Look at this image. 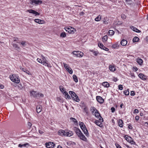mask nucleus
I'll use <instances>...</instances> for the list:
<instances>
[{"instance_id":"f257e3e1","label":"nucleus","mask_w":148,"mask_h":148,"mask_svg":"<svg viewBox=\"0 0 148 148\" xmlns=\"http://www.w3.org/2000/svg\"><path fill=\"white\" fill-rule=\"evenodd\" d=\"M58 134L61 136H70L73 135V133L72 131H65L63 130H60L58 131Z\"/></svg>"},{"instance_id":"f03ea898","label":"nucleus","mask_w":148,"mask_h":148,"mask_svg":"<svg viewBox=\"0 0 148 148\" xmlns=\"http://www.w3.org/2000/svg\"><path fill=\"white\" fill-rule=\"evenodd\" d=\"M37 60L40 63L48 67L51 68L52 67V66L50 64H48L47 63V61L46 60L45 58L44 57H42V59H40L38 58L37 59Z\"/></svg>"},{"instance_id":"7ed1b4c3","label":"nucleus","mask_w":148,"mask_h":148,"mask_svg":"<svg viewBox=\"0 0 148 148\" xmlns=\"http://www.w3.org/2000/svg\"><path fill=\"white\" fill-rule=\"evenodd\" d=\"M10 78L12 82L16 83L18 84L20 82L19 77L17 75L13 74L12 76H10Z\"/></svg>"},{"instance_id":"20e7f679","label":"nucleus","mask_w":148,"mask_h":148,"mask_svg":"<svg viewBox=\"0 0 148 148\" xmlns=\"http://www.w3.org/2000/svg\"><path fill=\"white\" fill-rule=\"evenodd\" d=\"M69 93L74 101L77 102L79 101L80 100L78 96L74 92L72 91H69Z\"/></svg>"},{"instance_id":"39448f33","label":"nucleus","mask_w":148,"mask_h":148,"mask_svg":"<svg viewBox=\"0 0 148 148\" xmlns=\"http://www.w3.org/2000/svg\"><path fill=\"white\" fill-rule=\"evenodd\" d=\"M73 55H75L76 57H82L84 55L83 53L80 51H74L72 53Z\"/></svg>"},{"instance_id":"423d86ee","label":"nucleus","mask_w":148,"mask_h":148,"mask_svg":"<svg viewBox=\"0 0 148 148\" xmlns=\"http://www.w3.org/2000/svg\"><path fill=\"white\" fill-rule=\"evenodd\" d=\"M98 119V120H95V124L100 127H102V125H101L102 124V123L103 121V119L102 118V119Z\"/></svg>"},{"instance_id":"0eeeda50","label":"nucleus","mask_w":148,"mask_h":148,"mask_svg":"<svg viewBox=\"0 0 148 148\" xmlns=\"http://www.w3.org/2000/svg\"><path fill=\"white\" fill-rule=\"evenodd\" d=\"M45 145L47 148H53L55 146L54 143L52 142L46 143Z\"/></svg>"},{"instance_id":"6e6552de","label":"nucleus","mask_w":148,"mask_h":148,"mask_svg":"<svg viewBox=\"0 0 148 148\" xmlns=\"http://www.w3.org/2000/svg\"><path fill=\"white\" fill-rule=\"evenodd\" d=\"M29 3L31 4H33L34 3L35 4H41L42 1L40 0H30Z\"/></svg>"},{"instance_id":"1a4fd4ad","label":"nucleus","mask_w":148,"mask_h":148,"mask_svg":"<svg viewBox=\"0 0 148 148\" xmlns=\"http://www.w3.org/2000/svg\"><path fill=\"white\" fill-rule=\"evenodd\" d=\"M30 92L31 96H32L34 97H38L39 96V93H38L36 91H30Z\"/></svg>"},{"instance_id":"9d476101","label":"nucleus","mask_w":148,"mask_h":148,"mask_svg":"<svg viewBox=\"0 0 148 148\" xmlns=\"http://www.w3.org/2000/svg\"><path fill=\"white\" fill-rule=\"evenodd\" d=\"M98 44V45L100 48L107 51L109 50V49L104 46L102 43L99 42Z\"/></svg>"},{"instance_id":"9b49d317","label":"nucleus","mask_w":148,"mask_h":148,"mask_svg":"<svg viewBox=\"0 0 148 148\" xmlns=\"http://www.w3.org/2000/svg\"><path fill=\"white\" fill-rule=\"evenodd\" d=\"M96 98L97 101L100 103H103L104 100L100 96H97Z\"/></svg>"},{"instance_id":"f8f14e48","label":"nucleus","mask_w":148,"mask_h":148,"mask_svg":"<svg viewBox=\"0 0 148 148\" xmlns=\"http://www.w3.org/2000/svg\"><path fill=\"white\" fill-rule=\"evenodd\" d=\"M73 130L74 131H75V132L77 134V135L78 136L79 135L82 133L81 131L78 128L76 127H75L73 128Z\"/></svg>"},{"instance_id":"ddd939ff","label":"nucleus","mask_w":148,"mask_h":148,"mask_svg":"<svg viewBox=\"0 0 148 148\" xmlns=\"http://www.w3.org/2000/svg\"><path fill=\"white\" fill-rule=\"evenodd\" d=\"M30 146L29 144L27 143L24 144L22 145L21 144H19L18 145V147H26L28 148Z\"/></svg>"},{"instance_id":"4468645a","label":"nucleus","mask_w":148,"mask_h":148,"mask_svg":"<svg viewBox=\"0 0 148 148\" xmlns=\"http://www.w3.org/2000/svg\"><path fill=\"white\" fill-rule=\"evenodd\" d=\"M27 11V12H29V13L35 14L36 16L40 14L38 12L32 9L28 10Z\"/></svg>"},{"instance_id":"2eb2a0df","label":"nucleus","mask_w":148,"mask_h":148,"mask_svg":"<svg viewBox=\"0 0 148 148\" xmlns=\"http://www.w3.org/2000/svg\"><path fill=\"white\" fill-rule=\"evenodd\" d=\"M78 136L80 138V139L84 141H86L87 140L86 138L82 133V132L80 133L79 135Z\"/></svg>"},{"instance_id":"dca6fc26","label":"nucleus","mask_w":148,"mask_h":148,"mask_svg":"<svg viewBox=\"0 0 148 148\" xmlns=\"http://www.w3.org/2000/svg\"><path fill=\"white\" fill-rule=\"evenodd\" d=\"M124 138L125 139L130 143L131 142V140H132V139H133V138H132L131 137H130L127 135H125Z\"/></svg>"},{"instance_id":"f3484780","label":"nucleus","mask_w":148,"mask_h":148,"mask_svg":"<svg viewBox=\"0 0 148 148\" xmlns=\"http://www.w3.org/2000/svg\"><path fill=\"white\" fill-rule=\"evenodd\" d=\"M42 106L40 105H38L36 107V112L38 113L40 112L42 110Z\"/></svg>"},{"instance_id":"a211bd4d","label":"nucleus","mask_w":148,"mask_h":148,"mask_svg":"<svg viewBox=\"0 0 148 148\" xmlns=\"http://www.w3.org/2000/svg\"><path fill=\"white\" fill-rule=\"evenodd\" d=\"M95 117L98 119H102V118L101 116L100 113L98 112V110H97V111L95 112Z\"/></svg>"},{"instance_id":"6ab92c4d","label":"nucleus","mask_w":148,"mask_h":148,"mask_svg":"<svg viewBox=\"0 0 148 148\" xmlns=\"http://www.w3.org/2000/svg\"><path fill=\"white\" fill-rule=\"evenodd\" d=\"M34 21L35 22L40 24H42L44 23V22L43 20L39 19H35Z\"/></svg>"},{"instance_id":"aec40b11","label":"nucleus","mask_w":148,"mask_h":148,"mask_svg":"<svg viewBox=\"0 0 148 148\" xmlns=\"http://www.w3.org/2000/svg\"><path fill=\"white\" fill-rule=\"evenodd\" d=\"M138 76L140 78L143 80H146L147 78L146 76L142 73H140L138 75Z\"/></svg>"},{"instance_id":"412c9836","label":"nucleus","mask_w":148,"mask_h":148,"mask_svg":"<svg viewBox=\"0 0 148 148\" xmlns=\"http://www.w3.org/2000/svg\"><path fill=\"white\" fill-rule=\"evenodd\" d=\"M20 69H21L23 71L26 73L27 74H28V75H32L31 73L29 72V71L28 70H26V69L25 68H22V67H20Z\"/></svg>"},{"instance_id":"4be33fe9","label":"nucleus","mask_w":148,"mask_h":148,"mask_svg":"<svg viewBox=\"0 0 148 148\" xmlns=\"http://www.w3.org/2000/svg\"><path fill=\"white\" fill-rule=\"evenodd\" d=\"M120 43L121 45L123 46H125L127 45V41L124 39H123L121 42Z\"/></svg>"},{"instance_id":"5701e85b","label":"nucleus","mask_w":148,"mask_h":148,"mask_svg":"<svg viewBox=\"0 0 148 148\" xmlns=\"http://www.w3.org/2000/svg\"><path fill=\"white\" fill-rule=\"evenodd\" d=\"M102 85L104 87L108 88L109 87V84L107 82H105L102 83Z\"/></svg>"},{"instance_id":"b1692460","label":"nucleus","mask_w":148,"mask_h":148,"mask_svg":"<svg viewBox=\"0 0 148 148\" xmlns=\"http://www.w3.org/2000/svg\"><path fill=\"white\" fill-rule=\"evenodd\" d=\"M65 29L66 31L68 32L69 33L71 34H73L74 33L73 31V30H71L70 28L69 27L65 28Z\"/></svg>"},{"instance_id":"393cba45","label":"nucleus","mask_w":148,"mask_h":148,"mask_svg":"<svg viewBox=\"0 0 148 148\" xmlns=\"http://www.w3.org/2000/svg\"><path fill=\"white\" fill-rule=\"evenodd\" d=\"M110 70L112 71H114L116 70L115 68L113 66L110 65L109 67Z\"/></svg>"},{"instance_id":"a878e982","label":"nucleus","mask_w":148,"mask_h":148,"mask_svg":"<svg viewBox=\"0 0 148 148\" xmlns=\"http://www.w3.org/2000/svg\"><path fill=\"white\" fill-rule=\"evenodd\" d=\"M79 124L80 128L82 129V130L84 129L85 128H86L85 126L84 125L83 123L81 122L79 123Z\"/></svg>"},{"instance_id":"bb28decb","label":"nucleus","mask_w":148,"mask_h":148,"mask_svg":"<svg viewBox=\"0 0 148 148\" xmlns=\"http://www.w3.org/2000/svg\"><path fill=\"white\" fill-rule=\"evenodd\" d=\"M64 94L65 95V97L66 99H70L71 98L66 91H65L64 92Z\"/></svg>"},{"instance_id":"cd10ccee","label":"nucleus","mask_w":148,"mask_h":148,"mask_svg":"<svg viewBox=\"0 0 148 148\" xmlns=\"http://www.w3.org/2000/svg\"><path fill=\"white\" fill-rule=\"evenodd\" d=\"M119 126L121 127H122L123 125V121L121 119H119Z\"/></svg>"},{"instance_id":"c85d7f7f","label":"nucleus","mask_w":148,"mask_h":148,"mask_svg":"<svg viewBox=\"0 0 148 148\" xmlns=\"http://www.w3.org/2000/svg\"><path fill=\"white\" fill-rule=\"evenodd\" d=\"M66 70L69 72V73L71 74L73 73V70L69 66L68 67V68L66 69Z\"/></svg>"},{"instance_id":"c756f323","label":"nucleus","mask_w":148,"mask_h":148,"mask_svg":"<svg viewBox=\"0 0 148 148\" xmlns=\"http://www.w3.org/2000/svg\"><path fill=\"white\" fill-rule=\"evenodd\" d=\"M131 29L134 31L136 32H140V31L137 29V28L134 27L133 26H132L131 27Z\"/></svg>"},{"instance_id":"7c9ffc66","label":"nucleus","mask_w":148,"mask_h":148,"mask_svg":"<svg viewBox=\"0 0 148 148\" xmlns=\"http://www.w3.org/2000/svg\"><path fill=\"white\" fill-rule=\"evenodd\" d=\"M73 77L74 81L76 82H78V80L77 78L75 75H73Z\"/></svg>"},{"instance_id":"2f4dec72","label":"nucleus","mask_w":148,"mask_h":148,"mask_svg":"<svg viewBox=\"0 0 148 148\" xmlns=\"http://www.w3.org/2000/svg\"><path fill=\"white\" fill-rule=\"evenodd\" d=\"M82 130L83 131L84 134L86 135V136H87L88 135V132L86 127L84 129Z\"/></svg>"},{"instance_id":"473e14b6","label":"nucleus","mask_w":148,"mask_h":148,"mask_svg":"<svg viewBox=\"0 0 148 148\" xmlns=\"http://www.w3.org/2000/svg\"><path fill=\"white\" fill-rule=\"evenodd\" d=\"M139 38L137 36H135L134 37L133 39V41L134 42H136L139 41Z\"/></svg>"},{"instance_id":"72a5a7b5","label":"nucleus","mask_w":148,"mask_h":148,"mask_svg":"<svg viewBox=\"0 0 148 148\" xmlns=\"http://www.w3.org/2000/svg\"><path fill=\"white\" fill-rule=\"evenodd\" d=\"M108 39V36L106 35L103 36L102 38V41L103 42H105Z\"/></svg>"},{"instance_id":"f704fd0d","label":"nucleus","mask_w":148,"mask_h":148,"mask_svg":"<svg viewBox=\"0 0 148 148\" xmlns=\"http://www.w3.org/2000/svg\"><path fill=\"white\" fill-rule=\"evenodd\" d=\"M90 110L92 111V112H93V111H95V112L96 111H97V110L94 107H91L90 108Z\"/></svg>"},{"instance_id":"c9c22d12","label":"nucleus","mask_w":148,"mask_h":148,"mask_svg":"<svg viewBox=\"0 0 148 148\" xmlns=\"http://www.w3.org/2000/svg\"><path fill=\"white\" fill-rule=\"evenodd\" d=\"M137 62L139 64L141 65L143 63V60L141 59H139L138 60Z\"/></svg>"},{"instance_id":"e433bc0d","label":"nucleus","mask_w":148,"mask_h":148,"mask_svg":"<svg viewBox=\"0 0 148 148\" xmlns=\"http://www.w3.org/2000/svg\"><path fill=\"white\" fill-rule=\"evenodd\" d=\"M70 120H71L73 122L75 123H77V122L76 120L74 118L71 117L70 118Z\"/></svg>"},{"instance_id":"4c0bfd02","label":"nucleus","mask_w":148,"mask_h":148,"mask_svg":"<svg viewBox=\"0 0 148 148\" xmlns=\"http://www.w3.org/2000/svg\"><path fill=\"white\" fill-rule=\"evenodd\" d=\"M114 31L112 30H110L108 32L109 34L111 36L112 35L114 34Z\"/></svg>"},{"instance_id":"58836bf2","label":"nucleus","mask_w":148,"mask_h":148,"mask_svg":"<svg viewBox=\"0 0 148 148\" xmlns=\"http://www.w3.org/2000/svg\"><path fill=\"white\" fill-rule=\"evenodd\" d=\"M66 34L65 32H62L60 34V36L63 38L66 37Z\"/></svg>"},{"instance_id":"ea45409f","label":"nucleus","mask_w":148,"mask_h":148,"mask_svg":"<svg viewBox=\"0 0 148 148\" xmlns=\"http://www.w3.org/2000/svg\"><path fill=\"white\" fill-rule=\"evenodd\" d=\"M60 90L62 92H64L65 91V89L63 88V86H60Z\"/></svg>"},{"instance_id":"a19ab883","label":"nucleus","mask_w":148,"mask_h":148,"mask_svg":"<svg viewBox=\"0 0 148 148\" xmlns=\"http://www.w3.org/2000/svg\"><path fill=\"white\" fill-rule=\"evenodd\" d=\"M119 46L118 43H116L112 45V47L114 48H115Z\"/></svg>"},{"instance_id":"79ce46f5","label":"nucleus","mask_w":148,"mask_h":148,"mask_svg":"<svg viewBox=\"0 0 148 148\" xmlns=\"http://www.w3.org/2000/svg\"><path fill=\"white\" fill-rule=\"evenodd\" d=\"M91 51L93 53V54L95 56H97L98 53V52H97V51H95L91 50Z\"/></svg>"},{"instance_id":"37998d69","label":"nucleus","mask_w":148,"mask_h":148,"mask_svg":"<svg viewBox=\"0 0 148 148\" xmlns=\"http://www.w3.org/2000/svg\"><path fill=\"white\" fill-rule=\"evenodd\" d=\"M99 15L97 16L96 18H95V20L96 21H99L101 19V17H99Z\"/></svg>"},{"instance_id":"c03bdc74","label":"nucleus","mask_w":148,"mask_h":148,"mask_svg":"<svg viewBox=\"0 0 148 148\" xmlns=\"http://www.w3.org/2000/svg\"><path fill=\"white\" fill-rule=\"evenodd\" d=\"M124 93L126 95H127L129 94V92L128 90H125L124 91Z\"/></svg>"},{"instance_id":"a18cd8bd","label":"nucleus","mask_w":148,"mask_h":148,"mask_svg":"<svg viewBox=\"0 0 148 148\" xmlns=\"http://www.w3.org/2000/svg\"><path fill=\"white\" fill-rule=\"evenodd\" d=\"M125 2L127 3L128 4H131L132 1V0H125Z\"/></svg>"},{"instance_id":"49530a36","label":"nucleus","mask_w":148,"mask_h":148,"mask_svg":"<svg viewBox=\"0 0 148 148\" xmlns=\"http://www.w3.org/2000/svg\"><path fill=\"white\" fill-rule=\"evenodd\" d=\"M63 64L64 66V68H65L66 70L68 68V67H69L68 65L66 64L65 63H63Z\"/></svg>"},{"instance_id":"de8ad7c7","label":"nucleus","mask_w":148,"mask_h":148,"mask_svg":"<svg viewBox=\"0 0 148 148\" xmlns=\"http://www.w3.org/2000/svg\"><path fill=\"white\" fill-rule=\"evenodd\" d=\"M118 88L119 89L122 90L123 89V86L122 85L120 84L118 86Z\"/></svg>"},{"instance_id":"09e8293b","label":"nucleus","mask_w":148,"mask_h":148,"mask_svg":"<svg viewBox=\"0 0 148 148\" xmlns=\"http://www.w3.org/2000/svg\"><path fill=\"white\" fill-rule=\"evenodd\" d=\"M108 20L105 19V18H104L103 20V23L105 24H108Z\"/></svg>"},{"instance_id":"8fccbe9b","label":"nucleus","mask_w":148,"mask_h":148,"mask_svg":"<svg viewBox=\"0 0 148 148\" xmlns=\"http://www.w3.org/2000/svg\"><path fill=\"white\" fill-rule=\"evenodd\" d=\"M131 145H136V143L134 141V140L132 139V140H131V142L130 143Z\"/></svg>"},{"instance_id":"3c124183","label":"nucleus","mask_w":148,"mask_h":148,"mask_svg":"<svg viewBox=\"0 0 148 148\" xmlns=\"http://www.w3.org/2000/svg\"><path fill=\"white\" fill-rule=\"evenodd\" d=\"M121 17L122 19H124L126 18V16L124 14H122L121 15Z\"/></svg>"},{"instance_id":"603ef678","label":"nucleus","mask_w":148,"mask_h":148,"mask_svg":"<svg viewBox=\"0 0 148 148\" xmlns=\"http://www.w3.org/2000/svg\"><path fill=\"white\" fill-rule=\"evenodd\" d=\"M13 47L17 49H19V47L16 44H14L13 45Z\"/></svg>"},{"instance_id":"864d4df0","label":"nucleus","mask_w":148,"mask_h":148,"mask_svg":"<svg viewBox=\"0 0 148 148\" xmlns=\"http://www.w3.org/2000/svg\"><path fill=\"white\" fill-rule=\"evenodd\" d=\"M135 95V92L134 91H132L131 92L130 95L131 96H134Z\"/></svg>"},{"instance_id":"5fc2aeb1","label":"nucleus","mask_w":148,"mask_h":148,"mask_svg":"<svg viewBox=\"0 0 148 148\" xmlns=\"http://www.w3.org/2000/svg\"><path fill=\"white\" fill-rule=\"evenodd\" d=\"M111 111L112 113H113L115 111V109L114 107H112L111 108Z\"/></svg>"},{"instance_id":"6e6d98bb","label":"nucleus","mask_w":148,"mask_h":148,"mask_svg":"<svg viewBox=\"0 0 148 148\" xmlns=\"http://www.w3.org/2000/svg\"><path fill=\"white\" fill-rule=\"evenodd\" d=\"M115 145L117 148H122L118 144H116Z\"/></svg>"},{"instance_id":"4d7b16f0","label":"nucleus","mask_w":148,"mask_h":148,"mask_svg":"<svg viewBox=\"0 0 148 148\" xmlns=\"http://www.w3.org/2000/svg\"><path fill=\"white\" fill-rule=\"evenodd\" d=\"M25 42L24 41H22L21 43V44L23 45V46H24L25 45Z\"/></svg>"},{"instance_id":"13d9d810","label":"nucleus","mask_w":148,"mask_h":148,"mask_svg":"<svg viewBox=\"0 0 148 148\" xmlns=\"http://www.w3.org/2000/svg\"><path fill=\"white\" fill-rule=\"evenodd\" d=\"M134 113H138L139 112V111L137 109H135L134 111Z\"/></svg>"},{"instance_id":"bf43d9fd","label":"nucleus","mask_w":148,"mask_h":148,"mask_svg":"<svg viewBox=\"0 0 148 148\" xmlns=\"http://www.w3.org/2000/svg\"><path fill=\"white\" fill-rule=\"evenodd\" d=\"M83 109L85 112H87V111H88L87 108L86 107H85Z\"/></svg>"},{"instance_id":"052dcab7","label":"nucleus","mask_w":148,"mask_h":148,"mask_svg":"<svg viewBox=\"0 0 148 148\" xmlns=\"http://www.w3.org/2000/svg\"><path fill=\"white\" fill-rule=\"evenodd\" d=\"M44 96V95L41 93H39L38 97H43Z\"/></svg>"},{"instance_id":"680f3d73","label":"nucleus","mask_w":148,"mask_h":148,"mask_svg":"<svg viewBox=\"0 0 148 148\" xmlns=\"http://www.w3.org/2000/svg\"><path fill=\"white\" fill-rule=\"evenodd\" d=\"M139 119V117L138 116H136L135 117V119L137 121Z\"/></svg>"},{"instance_id":"e2e57ef3","label":"nucleus","mask_w":148,"mask_h":148,"mask_svg":"<svg viewBox=\"0 0 148 148\" xmlns=\"http://www.w3.org/2000/svg\"><path fill=\"white\" fill-rule=\"evenodd\" d=\"M128 127L130 129H132L133 128L132 126L130 125H129Z\"/></svg>"},{"instance_id":"0e129e2a","label":"nucleus","mask_w":148,"mask_h":148,"mask_svg":"<svg viewBox=\"0 0 148 148\" xmlns=\"http://www.w3.org/2000/svg\"><path fill=\"white\" fill-rule=\"evenodd\" d=\"M38 132L39 133L41 134H42L43 133V132L41 130H39Z\"/></svg>"},{"instance_id":"69168bd1","label":"nucleus","mask_w":148,"mask_h":148,"mask_svg":"<svg viewBox=\"0 0 148 148\" xmlns=\"http://www.w3.org/2000/svg\"><path fill=\"white\" fill-rule=\"evenodd\" d=\"M4 88V86L1 84H0V89H3Z\"/></svg>"},{"instance_id":"338daca9","label":"nucleus","mask_w":148,"mask_h":148,"mask_svg":"<svg viewBox=\"0 0 148 148\" xmlns=\"http://www.w3.org/2000/svg\"><path fill=\"white\" fill-rule=\"evenodd\" d=\"M118 80L116 78H114L113 79V81L115 82H116Z\"/></svg>"},{"instance_id":"774afa93","label":"nucleus","mask_w":148,"mask_h":148,"mask_svg":"<svg viewBox=\"0 0 148 148\" xmlns=\"http://www.w3.org/2000/svg\"><path fill=\"white\" fill-rule=\"evenodd\" d=\"M31 125L32 124L31 123L29 122L28 123V126L29 127H31Z\"/></svg>"}]
</instances>
